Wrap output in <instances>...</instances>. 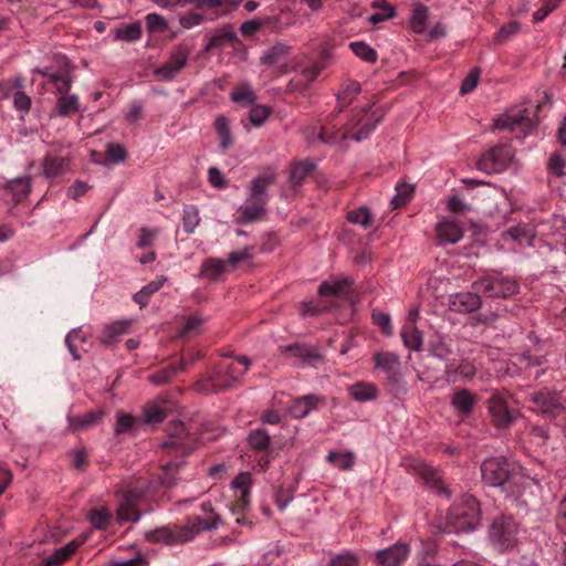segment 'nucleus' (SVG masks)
<instances>
[{
    "label": "nucleus",
    "instance_id": "1",
    "mask_svg": "<svg viewBox=\"0 0 566 566\" xmlns=\"http://www.w3.org/2000/svg\"><path fill=\"white\" fill-rule=\"evenodd\" d=\"M481 474L485 484L499 488L506 497L521 500L532 486V480L520 467L505 457H492L481 464Z\"/></svg>",
    "mask_w": 566,
    "mask_h": 566
},
{
    "label": "nucleus",
    "instance_id": "2",
    "mask_svg": "<svg viewBox=\"0 0 566 566\" xmlns=\"http://www.w3.org/2000/svg\"><path fill=\"white\" fill-rule=\"evenodd\" d=\"M221 520L218 515L203 518L198 515L190 516L182 526H163L145 532V539L149 543L166 545L184 544L192 541L198 534L218 528Z\"/></svg>",
    "mask_w": 566,
    "mask_h": 566
},
{
    "label": "nucleus",
    "instance_id": "3",
    "mask_svg": "<svg viewBox=\"0 0 566 566\" xmlns=\"http://www.w3.org/2000/svg\"><path fill=\"white\" fill-rule=\"evenodd\" d=\"M381 119V115L375 117V113L368 115L366 108H356L353 118L343 127L331 130L328 126H322L318 139L328 145H340L347 139L361 142L371 134Z\"/></svg>",
    "mask_w": 566,
    "mask_h": 566
},
{
    "label": "nucleus",
    "instance_id": "4",
    "mask_svg": "<svg viewBox=\"0 0 566 566\" xmlns=\"http://www.w3.org/2000/svg\"><path fill=\"white\" fill-rule=\"evenodd\" d=\"M238 364L243 368L239 369L233 363L223 365L220 364L218 368L208 377L197 380L193 389L202 394H218L232 388L239 384L242 376L248 371L251 360L245 355L235 357Z\"/></svg>",
    "mask_w": 566,
    "mask_h": 566
},
{
    "label": "nucleus",
    "instance_id": "5",
    "mask_svg": "<svg viewBox=\"0 0 566 566\" xmlns=\"http://www.w3.org/2000/svg\"><path fill=\"white\" fill-rule=\"evenodd\" d=\"M479 522V503L472 495H463L453 503L447 515V528L450 533L473 531Z\"/></svg>",
    "mask_w": 566,
    "mask_h": 566
},
{
    "label": "nucleus",
    "instance_id": "6",
    "mask_svg": "<svg viewBox=\"0 0 566 566\" xmlns=\"http://www.w3.org/2000/svg\"><path fill=\"white\" fill-rule=\"evenodd\" d=\"M533 410L548 418H556L566 412V396L562 391L542 388L528 395Z\"/></svg>",
    "mask_w": 566,
    "mask_h": 566
},
{
    "label": "nucleus",
    "instance_id": "7",
    "mask_svg": "<svg viewBox=\"0 0 566 566\" xmlns=\"http://www.w3.org/2000/svg\"><path fill=\"white\" fill-rule=\"evenodd\" d=\"M472 289L488 297H509L518 291V284L500 273H492L473 282Z\"/></svg>",
    "mask_w": 566,
    "mask_h": 566
},
{
    "label": "nucleus",
    "instance_id": "8",
    "mask_svg": "<svg viewBox=\"0 0 566 566\" xmlns=\"http://www.w3.org/2000/svg\"><path fill=\"white\" fill-rule=\"evenodd\" d=\"M167 439L161 448L171 455H189L196 449V442L181 421H172L166 428Z\"/></svg>",
    "mask_w": 566,
    "mask_h": 566
},
{
    "label": "nucleus",
    "instance_id": "9",
    "mask_svg": "<svg viewBox=\"0 0 566 566\" xmlns=\"http://www.w3.org/2000/svg\"><path fill=\"white\" fill-rule=\"evenodd\" d=\"M513 157L514 151L511 145H495L481 155L478 169L488 175L500 174L509 167Z\"/></svg>",
    "mask_w": 566,
    "mask_h": 566
},
{
    "label": "nucleus",
    "instance_id": "10",
    "mask_svg": "<svg viewBox=\"0 0 566 566\" xmlns=\"http://www.w3.org/2000/svg\"><path fill=\"white\" fill-rule=\"evenodd\" d=\"M518 525L511 516L495 518L489 530V535L494 545L501 551H510L517 543Z\"/></svg>",
    "mask_w": 566,
    "mask_h": 566
},
{
    "label": "nucleus",
    "instance_id": "11",
    "mask_svg": "<svg viewBox=\"0 0 566 566\" xmlns=\"http://www.w3.org/2000/svg\"><path fill=\"white\" fill-rule=\"evenodd\" d=\"M247 442L256 457L258 467L261 471H265L274 459L271 436L265 429H254L249 432Z\"/></svg>",
    "mask_w": 566,
    "mask_h": 566
},
{
    "label": "nucleus",
    "instance_id": "12",
    "mask_svg": "<svg viewBox=\"0 0 566 566\" xmlns=\"http://www.w3.org/2000/svg\"><path fill=\"white\" fill-rule=\"evenodd\" d=\"M191 48L188 44H178L170 54L168 61L154 71V75L163 81L174 80L187 65Z\"/></svg>",
    "mask_w": 566,
    "mask_h": 566
},
{
    "label": "nucleus",
    "instance_id": "13",
    "mask_svg": "<svg viewBox=\"0 0 566 566\" xmlns=\"http://www.w3.org/2000/svg\"><path fill=\"white\" fill-rule=\"evenodd\" d=\"M491 421L496 428H509L515 420L513 411L509 408L507 396L494 391L486 401Z\"/></svg>",
    "mask_w": 566,
    "mask_h": 566
},
{
    "label": "nucleus",
    "instance_id": "14",
    "mask_svg": "<svg viewBox=\"0 0 566 566\" xmlns=\"http://www.w3.org/2000/svg\"><path fill=\"white\" fill-rule=\"evenodd\" d=\"M375 368L380 369L391 385H399L402 376L400 373V358L392 352L376 353L374 355Z\"/></svg>",
    "mask_w": 566,
    "mask_h": 566
},
{
    "label": "nucleus",
    "instance_id": "15",
    "mask_svg": "<svg viewBox=\"0 0 566 566\" xmlns=\"http://www.w3.org/2000/svg\"><path fill=\"white\" fill-rule=\"evenodd\" d=\"M410 547L408 544L397 542L396 544L377 551L375 562L379 566H400L408 558Z\"/></svg>",
    "mask_w": 566,
    "mask_h": 566
},
{
    "label": "nucleus",
    "instance_id": "16",
    "mask_svg": "<svg viewBox=\"0 0 566 566\" xmlns=\"http://www.w3.org/2000/svg\"><path fill=\"white\" fill-rule=\"evenodd\" d=\"M493 127L500 130H510L516 134V137H521L520 133H523V137L534 127V122L525 115L510 116L502 115L494 119Z\"/></svg>",
    "mask_w": 566,
    "mask_h": 566
},
{
    "label": "nucleus",
    "instance_id": "17",
    "mask_svg": "<svg viewBox=\"0 0 566 566\" xmlns=\"http://www.w3.org/2000/svg\"><path fill=\"white\" fill-rule=\"evenodd\" d=\"M479 292H459L450 295L449 307L455 313H472L481 307Z\"/></svg>",
    "mask_w": 566,
    "mask_h": 566
},
{
    "label": "nucleus",
    "instance_id": "18",
    "mask_svg": "<svg viewBox=\"0 0 566 566\" xmlns=\"http://www.w3.org/2000/svg\"><path fill=\"white\" fill-rule=\"evenodd\" d=\"M276 181V176L274 172L263 174L250 182L249 189V201H258L261 205H266L269 202L268 188Z\"/></svg>",
    "mask_w": 566,
    "mask_h": 566
},
{
    "label": "nucleus",
    "instance_id": "19",
    "mask_svg": "<svg viewBox=\"0 0 566 566\" xmlns=\"http://www.w3.org/2000/svg\"><path fill=\"white\" fill-rule=\"evenodd\" d=\"M31 190V178H17L10 180L3 188L2 198L10 205L20 203Z\"/></svg>",
    "mask_w": 566,
    "mask_h": 566
},
{
    "label": "nucleus",
    "instance_id": "20",
    "mask_svg": "<svg viewBox=\"0 0 566 566\" xmlns=\"http://www.w3.org/2000/svg\"><path fill=\"white\" fill-rule=\"evenodd\" d=\"M463 228L460 222L444 219L436 227V235L439 244H455L463 237Z\"/></svg>",
    "mask_w": 566,
    "mask_h": 566
},
{
    "label": "nucleus",
    "instance_id": "21",
    "mask_svg": "<svg viewBox=\"0 0 566 566\" xmlns=\"http://www.w3.org/2000/svg\"><path fill=\"white\" fill-rule=\"evenodd\" d=\"M133 324L134 319L132 318L119 319L106 324L102 328L98 339L103 345L109 346L118 342L120 336L127 334L130 331Z\"/></svg>",
    "mask_w": 566,
    "mask_h": 566
},
{
    "label": "nucleus",
    "instance_id": "22",
    "mask_svg": "<svg viewBox=\"0 0 566 566\" xmlns=\"http://www.w3.org/2000/svg\"><path fill=\"white\" fill-rule=\"evenodd\" d=\"M476 403L478 397L467 388L455 390L451 397V406L457 415L462 417L470 416Z\"/></svg>",
    "mask_w": 566,
    "mask_h": 566
},
{
    "label": "nucleus",
    "instance_id": "23",
    "mask_svg": "<svg viewBox=\"0 0 566 566\" xmlns=\"http://www.w3.org/2000/svg\"><path fill=\"white\" fill-rule=\"evenodd\" d=\"M325 69L323 62H315L304 67L297 77L292 78L289 83L290 91H303L313 83L321 72Z\"/></svg>",
    "mask_w": 566,
    "mask_h": 566
},
{
    "label": "nucleus",
    "instance_id": "24",
    "mask_svg": "<svg viewBox=\"0 0 566 566\" xmlns=\"http://www.w3.org/2000/svg\"><path fill=\"white\" fill-rule=\"evenodd\" d=\"M104 416L105 411L99 408L88 411L85 415L69 417V428L74 432L87 430L98 424Z\"/></svg>",
    "mask_w": 566,
    "mask_h": 566
},
{
    "label": "nucleus",
    "instance_id": "25",
    "mask_svg": "<svg viewBox=\"0 0 566 566\" xmlns=\"http://www.w3.org/2000/svg\"><path fill=\"white\" fill-rule=\"evenodd\" d=\"M324 402V398L316 395H306L296 398L290 408V412L294 418H305L312 410L316 409L319 403Z\"/></svg>",
    "mask_w": 566,
    "mask_h": 566
},
{
    "label": "nucleus",
    "instance_id": "26",
    "mask_svg": "<svg viewBox=\"0 0 566 566\" xmlns=\"http://www.w3.org/2000/svg\"><path fill=\"white\" fill-rule=\"evenodd\" d=\"M352 283L353 282L347 277L323 281L318 286V294L322 297H345L349 294V287Z\"/></svg>",
    "mask_w": 566,
    "mask_h": 566
},
{
    "label": "nucleus",
    "instance_id": "27",
    "mask_svg": "<svg viewBox=\"0 0 566 566\" xmlns=\"http://www.w3.org/2000/svg\"><path fill=\"white\" fill-rule=\"evenodd\" d=\"M168 415V402L166 400H155L145 405L143 410V421L147 424H157L163 422Z\"/></svg>",
    "mask_w": 566,
    "mask_h": 566
},
{
    "label": "nucleus",
    "instance_id": "28",
    "mask_svg": "<svg viewBox=\"0 0 566 566\" xmlns=\"http://www.w3.org/2000/svg\"><path fill=\"white\" fill-rule=\"evenodd\" d=\"M240 40L235 32L228 28H222L216 31V33L209 39L205 46V52H211L217 49H223L227 45L233 46L239 44Z\"/></svg>",
    "mask_w": 566,
    "mask_h": 566
},
{
    "label": "nucleus",
    "instance_id": "29",
    "mask_svg": "<svg viewBox=\"0 0 566 566\" xmlns=\"http://www.w3.org/2000/svg\"><path fill=\"white\" fill-rule=\"evenodd\" d=\"M43 174L46 178H55L70 170V161L65 157L46 155L42 161Z\"/></svg>",
    "mask_w": 566,
    "mask_h": 566
},
{
    "label": "nucleus",
    "instance_id": "30",
    "mask_svg": "<svg viewBox=\"0 0 566 566\" xmlns=\"http://www.w3.org/2000/svg\"><path fill=\"white\" fill-rule=\"evenodd\" d=\"M361 87L359 82L347 80L342 84L340 90L336 94L339 106L336 107L337 113H343L344 109L353 103V101L360 93Z\"/></svg>",
    "mask_w": 566,
    "mask_h": 566
},
{
    "label": "nucleus",
    "instance_id": "31",
    "mask_svg": "<svg viewBox=\"0 0 566 566\" xmlns=\"http://www.w3.org/2000/svg\"><path fill=\"white\" fill-rule=\"evenodd\" d=\"M291 52V46L283 42H276L260 56V63L265 66H272L283 61Z\"/></svg>",
    "mask_w": 566,
    "mask_h": 566
},
{
    "label": "nucleus",
    "instance_id": "32",
    "mask_svg": "<svg viewBox=\"0 0 566 566\" xmlns=\"http://www.w3.org/2000/svg\"><path fill=\"white\" fill-rule=\"evenodd\" d=\"M280 352L283 355L301 358L303 359V361H313L322 359V355L318 354L314 348L298 343H294L287 346H281Z\"/></svg>",
    "mask_w": 566,
    "mask_h": 566
},
{
    "label": "nucleus",
    "instance_id": "33",
    "mask_svg": "<svg viewBox=\"0 0 566 566\" xmlns=\"http://www.w3.org/2000/svg\"><path fill=\"white\" fill-rule=\"evenodd\" d=\"M266 212V205H261L258 201H251L239 208V216L237 222L241 224L250 223L260 220Z\"/></svg>",
    "mask_w": 566,
    "mask_h": 566
},
{
    "label": "nucleus",
    "instance_id": "34",
    "mask_svg": "<svg viewBox=\"0 0 566 566\" xmlns=\"http://www.w3.org/2000/svg\"><path fill=\"white\" fill-rule=\"evenodd\" d=\"M420 475L426 484L433 488L439 494H443L447 499H450L451 492L442 481L440 472L431 467L423 465L420 470Z\"/></svg>",
    "mask_w": 566,
    "mask_h": 566
},
{
    "label": "nucleus",
    "instance_id": "35",
    "mask_svg": "<svg viewBox=\"0 0 566 566\" xmlns=\"http://www.w3.org/2000/svg\"><path fill=\"white\" fill-rule=\"evenodd\" d=\"M237 491V505L243 509L249 503L251 476L248 472H241L231 483Z\"/></svg>",
    "mask_w": 566,
    "mask_h": 566
},
{
    "label": "nucleus",
    "instance_id": "36",
    "mask_svg": "<svg viewBox=\"0 0 566 566\" xmlns=\"http://www.w3.org/2000/svg\"><path fill=\"white\" fill-rule=\"evenodd\" d=\"M214 129L219 136V147L222 151L229 149L233 145V137L230 128V120L226 115H218L214 119Z\"/></svg>",
    "mask_w": 566,
    "mask_h": 566
},
{
    "label": "nucleus",
    "instance_id": "37",
    "mask_svg": "<svg viewBox=\"0 0 566 566\" xmlns=\"http://www.w3.org/2000/svg\"><path fill=\"white\" fill-rule=\"evenodd\" d=\"M56 101L55 111L59 116L70 117L80 109L78 96L75 94H60Z\"/></svg>",
    "mask_w": 566,
    "mask_h": 566
},
{
    "label": "nucleus",
    "instance_id": "38",
    "mask_svg": "<svg viewBox=\"0 0 566 566\" xmlns=\"http://www.w3.org/2000/svg\"><path fill=\"white\" fill-rule=\"evenodd\" d=\"M350 397L360 402L375 400L377 398V388L368 382H357L348 388Z\"/></svg>",
    "mask_w": 566,
    "mask_h": 566
},
{
    "label": "nucleus",
    "instance_id": "39",
    "mask_svg": "<svg viewBox=\"0 0 566 566\" xmlns=\"http://www.w3.org/2000/svg\"><path fill=\"white\" fill-rule=\"evenodd\" d=\"M405 346L411 350L418 352L422 346V333L413 325L407 324L400 332Z\"/></svg>",
    "mask_w": 566,
    "mask_h": 566
},
{
    "label": "nucleus",
    "instance_id": "40",
    "mask_svg": "<svg viewBox=\"0 0 566 566\" xmlns=\"http://www.w3.org/2000/svg\"><path fill=\"white\" fill-rule=\"evenodd\" d=\"M429 352L433 357L447 360L452 355L449 338L442 335H436L429 342Z\"/></svg>",
    "mask_w": 566,
    "mask_h": 566
},
{
    "label": "nucleus",
    "instance_id": "41",
    "mask_svg": "<svg viewBox=\"0 0 566 566\" xmlns=\"http://www.w3.org/2000/svg\"><path fill=\"white\" fill-rule=\"evenodd\" d=\"M80 547V542L71 541L66 545L57 548L45 559L48 566H57L69 559Z\"/></svg>",
    "mask_w": 566,
    "mask_h": 566
},
{
    "label": "nucleus",
    "instance_id": "42",
    "mask_svg": "<svg viewBox=\"0 0 566 566\" xmlns=\"http://www.w3.org/2000/svg\"><path fill=\"white\" fill-rule=\"evenodd\" d=\"M201 221L199 208L195 205H186L182 210V228L187 234L195 232Z\"/></svg>",
    "mask_w": 566,
    "mask_h": 566
},
{
    "label": "nucleus",
    "instance_id": "43",
    "mask_svg": "<svg viewBox=\"0 0 566 566\" xmlns=\"http://www.w3.org/2000/svg\"><path fill=\"white\" fill-rule=\"evenodd\" d=\"M230 96L233 103L243 106H252L256 101V94L249 84L235 87Z\"/></svg>",
    "mask_w": 566,
    "mask_h": 566
},
{
    "label": "nucleus",
    "instance_id": "44",
    "mask_svg": "<svg viewBox=\"0 0 566 566\" xmlns=\"http://www.w3.org/2000/svg\"><path fill=\"white\" fill-rule=\"evenodd\" d=\"M114 36L119 41L135 42L142 36V24L140 22H134L119 27L115 29Z\"/></svg>",
    "mask_w": 566,
    "mask_h": 566
},
{
    "label": "nucleus",
    "instance_id": "45",
    "mask_svg": "<svg viewBox=\"0 0 566 566\" xmlns=\"http://www.w3.org/2000/svg\"><path fill=\"white\" fill-rule=\"evenodd\" d=\"M150 482L148 479L140 478L138 479L134 485L129 486L124 495V500L127 502H138L142 500L149 491Z\"/></svg>",
    "mask_w": 566,
    "mask_h": 566
},
{
    "label": "nucleus",
    "instance_id": "46",
    "mask_svg": "<svg viewBox=\"0 0 566 566\" xmlns=\"http://www.w3.org/2000/svg\"><path fill=\"white\" fill-rule=\"evenodd\" d=\"M223 261L214 258L207 259L201 268V275L211 280L217 281L224 272Z\"/></svg>",
    "mask_w": 566,
    "mask_h": 566
},
{
    "label": "nucleus",
    "instance_id": "47",
    "mask_svg": "<svg viewBox=\"0 0 566 566\" xmlns=\"http://www.w3.org/2000/svg\"><path fill=\"white\" fill-rule=\"evenodd\" d=\"M271 113L272 108L270 106L254 103L251 106L248 118L252 126L260 127L265 123Z\"/></svg>",
    "mask_w": 566,
    "mask_h": 566
},
{
    "label": "nucleus",
    "instance_id": "48",
    "mask_svg": "<svg viewBox=\"0 0 566 566\" xmlns=\"http://www.w3.org/2000/svg\"><path fill=\"white\" fill-rule=\"evenodd\" d=\"M49 82L55 85V91L57 94H66L73 84V77L67 71L54 72L52 75H50Z\"/></svg>",
    "mask_w": 566,
    "mask_h": 566
},
{
    "label": "nucleus",
    "instance_id": "49",
    "mask_svg": "<svg viewBox=\"0 0 566 566\" xmlns=\"http://www.w3.org/2000/svg\"><path fill=\"white\" fill-rule=\"evenodd\" d=\"M17 88H24V77L22 75L0 81V99L9 98Z\"/></svg>",
    "mask_w": 566,
    "mask_h": 566
},
{
    "label": "nucleus",
    "instance_id": "50",
    "mask_svg": "<svg viewBox=\"0 0 566 566\" xmlns=\"http://www.w3.org/2000/svg\"><path fill=\"white\" fill-rule=\"evenodd\" d=\"M349 48L356 56L365 62L375 63L377 61V52L365 42H352Z\"/></svg>",
    "mask_w": 566,
    "mask_h": 566
},
{
    "label": "nucleus",
    "instance_id": "51",
    "mask_svg": "<svg viewBox=\"0 0 566 566\" xmlns=\"http://www.w3.org/2000/svg\"><path fill=\"white\" fill-rule=\"evenodd\" d=\"M314 170V165L311 163L302 161L296 164L290 174V181L293 186H300L305 178Z\"/></svg>",
    "mask_w": 566,
    "mask_h": 566
},
{
    "label": "nucleus",
    "instance_id": "52",
    "mask_svg": "<svg viewBox=\"0 0 566 566\" xmlns=\"http://www.w3.org/2000/svg\"><path fill=\"white\" fill-rule=\"evenodd\" d=\"M396 190L397 193L391 199L394 209H398L410 201L413 193V187L409 184H398L396 186Z\"/></svg>",
    "mask_w": 566,
    "mask_h": 566
},
{
    "label": "nucleus",
    "instance_id": "53",
    "mask_svg": "<svg viewBox=\"0 0 566 566\" xmlns=\"http://www.w3.org/2000/svg\"><path fill=\"white\" fill-rule=\"evenodd\" d=\"M136 502H127L125 500L117 509L118 522H137L140 518V513L135 509Z\"/></svg>",
    "mask_w": 566,
    "mask_h": 566
},
{
    "label": "nucleus",
    "instance_id": "54",
    "mask_svg": "<svg viewBox=\"0 0 566 566\" xmlns=\"http://www.w3.org/2000/svg\"><path fill=\"white\" fill-rule=\"evenodd\" d=\"M347 220L350 223L360 224L368 228L371 224L373 216L368 208L360 207L347 212Z\"/></svg>",
    "mask_w": 566,
    "mask_h": 566
},
{
    "label": "nucleus",
    "instance_id": "55",
    "mask_svg": "<svg viewBox=\"0 0 566 566\" xmlns=\"http://www.w3.org/2000/svg\"><path fill=\"white\" fill-rule=\"evenodd\" d=\"M427 19L428 8L423 4L417 6L412 11V17L410 21L412 30L417 33L423 32L426 29Z\"/></svg>",
    "mask_w": 566,
    "mask_h": 566
},
{
    "label": "nucleus",
    "instance_id": "56",
    "mask_svg": "<svg viewBox=\"0 0 566 566\" xmlns=\"http://www.w3.org/2000/svg\"><path fill=\"white\" fill-rule=\"evenodd\" d=\"M106 158L113 164H122L127 158L126 148L118 143H109L106 146Z\"/></svg>",
    "mask_w": 566,
    "mask_h": 566
},
{
    "label": "nucleus",
    "instance_id": "57",
    "mask_svg": "<svg viewBox=\"0 0 566 566\" xmlns=\"http://www.w3.org/2000/svg\"><path fill=\"white\" fill-rule=\"evenodd\" d=\"M147 30L150 33H161L168 29L167 20L158 13H148L145 18Z\"/></svg>",
    "mask_w": 566,
    "mask_h": 566
},
{
    "label": "nucleus",
    "instance_id": "58",
    "mask_svg": "<svg viewBox=\"0 0 566 566\" xmlns=\"http://www.w3.org/2000/svg\"><path fill=\"white\" fill-rule=\"evenodd\" d=\"M13 107L17 112L27 114L31 109L32 101L29 95L25 94L24 88H17L12 95Z\"/></svg>",
    "mask_w": 566,
    "mask_h": 566
},
{
    "label": "nucleus",
    "instance_id": "59",
    "mask_svg": "<svg viewBox=\"0 0 566 566\" xmlns=\"http://www.w3.org/2000/svg\"><path fill=\"white\" fill-rule=\"evenodd\" d=\"M327 461L336 464L342 470H349L354 465V457L353 453H338V452H329L327 455Z\"/></svg>",
    "mask_w": 566,
    "mask_h": 566
},
{
    "label": "nucleus",
    "instance_id": "60",
    "mask_svg": "<svg viewBox=\"0 0 566 566\" xmlns=\"http://www.w3.org/2000/svg\"><path fill=\"white\" fill-rule=\"evenodd\" d=\"M179 371L176 365H170L149 376V380L155 385H165L169 382Z\"/></svg>",
    "mask_w": 566,
    "mask_h": 566
},
{
    "label": "nucleus",
    "instance_id": "61",
    "mask_svg": "<svg viewBox=\"0 0 566 566\" xmlns=\"http://www.w3.org/2000/svg\"><path fill=\"white\" fill-rule=\"evenodd\" d=\"M326 566H359V557L352 552L333 556Z\"/></svg>",
    "mask_w": 566,
    "mask_h": 566
},
{
    "label": "nucleus",
    "instance_id": "62",
    "mask_svg": "<svg viewBox=\"0 0 566 566\" xmlns=\"http://www.w3.org/2000/svg\"><path fill=\"white\" fill-rule=\"evenodd\" d=\"M90 523L96 530H104L111 520V514L106 509L94 510L88 514Z\"/></svg>",
    "mask_w": 566,
    "mask_h": 566
},
{
    "label": "nucleus",
    "instance_id": "63",
    "mask_svg": "<svg viewBox=\"0 0 566 566\" xmlns=\"http://www.w3.org/2000/svg\"><path fill=\"white\" fill-rule=\"evenodd\" d=\"M520 22L511 21L503 25L494 36L495 42L503 43L520 31Z\"/></svg>",
    "mask_w": 566,
    "mask_h": 566
},
{
    "label": "nucleus",
    "instance_id": "64",
    "mask_svg": "<svg viewBox=\"0 0 566 566\" xmlns=\"http://www.w3.org/2000/svg\"><path fill=\"white\" fill-rule=\"evenodd\" d=\"M371 318H373V323L375 325L379 326L381 328V332L386 336L392 335L391 321H390V316L388 314L380 312V311H374Z\"/></svg>",
    "mask_w": 566,
    "mask_h": 566
}]
</instances>
